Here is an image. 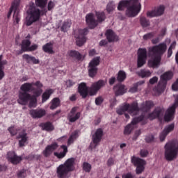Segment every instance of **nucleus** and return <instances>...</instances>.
I'll return each instance as SVG.
<instances>
[{"label": "nucleus", "mask_w": 178, "mask_h": 178, "mask_svg": "<svg viewBox=\"0 0 178 178\" xmlns=\"http://www.w3.org/2000/svg\"><path fill=\"white\" fill-rule=\"evenodd\" d=\"M47 0H35V4H34V3H30L29 8L27 10L28 15L26 18V26H31L33 23L38 22L41 15L46 13L47 9H45V7L47 6ZM35 5L42 10H40V9L35 7Z\"/></svg>", "instance_id": "obj_1"}, {"label": "nucleus", "mask_w": 178, "mask_h": 178, "mask_svg": "<svg viewBox=\"0 0 178 178\" xmlns=\"http://www.w3.org/2000/svg\"><path fill=\"white\" fill-rule=\"evenodd\" d=\"M20 90L19 99H17L18 104H20V105H27L29 101H30V108H35L37 106V98L34 97V95L31 96L30 94L27 93L31 91L34 94V82L22 84Z\"/></svg>", "instance_id": "obj_2"}, {"label": "nucleus", "mask_w": 178, "mask_h": 178, "mask_svg": "<svg viewBox=\"0 0 178 178\" xmlns=\"http://www.w3.org/2000/svg\"><path fill=\"white\" fill-rule=\"evenodd\" d=\"M127 8L126 16L136 17L141 10V3L139 0H122L118 6V10H124Z\"/></svg>", "instance_id": "obj_3"}, {"label": "nucleus", "mask_w": 178, "mask_h": 178, "mask_svg": "<svg viewBox=\"0 0 178 178\" xmlns=\"http://www.w3.org/2000/svg\"><path fill=\"white\" fill-rule=\"evenodd\" d=\"M74 158L68 159L64 164L60 165L57 168V175L59 178H69V172L74 170Z\"/></svg>", "instance_id": "obj_4"}, {"label": "nucleus", "mask_w": 178, "mask_h": 178, "mask_svg": "<svg viewBox=\"0 0 178 178\" xmlns=\"http://www.w3.org/2000/svg\"><path fill=\"white\" fill-rule=\"evenodd\" d=\"M165 158L168 161H172L177 158L178 140H172L167 143L164 147Z\"/></svg>", "instance_id": "obj_5"}, {"label": "nucleus", "mask_w": 178, "mask_h": 178, "mask_svg": "<svg viewBox=\"0 0 178 178\" xmlns=\"http://www.w3.org/2000/svg\"><path fill=\"white\" fill-rule=\"evenodd\" d=\"M96 16L97 20H95L94 17V14L90 13L88 14L86 17V23L88 24L90 29H94V27H97L98 23H102L106 19L105 13L104 12H96Z\"/></svg>", "instance_id": "obj_6"}, {"label": "nucleus", "mask_w": 178, "mask_h": 178, "mask_svg": "<svg viewBox=\"0 0 178 178\" xmlns=\"http://www.w3.org/2000/svg\"><path fill=\"white\" fill-rule=\"evenodd\" d=\"M172 78H173V72H172V71H167L161 76V81L156 87L157 96L161 95V94L165 92V89L168 85V81L172 79Z\"/></svg>", "instance_id": "obj_7"}, {"label": "nucleus", "mask_w": 178, "mask_h": 178, "mask_svg": "<svg viewBox=\"0 0 178 178\" xmlns=\"http://www.w3.org/2000/svg\"><path fill=\"white\" fill-rule=\"evenodd\" d=\"M116 112L118 115H123L124 113H126V112H128L131 116H136V115H138L140 108H138V104L134 102L132 104H124L120 106L117 108Z\"/></svg>", "instance_id": "obj_8"}, {"label": "nucleus", "mask_w": 178, "mask_h": 178, "mask_svg": "<svg viewBox=\"0 0 178 178\" xmlns=\"http://www.w3.org/2000/svg\"><path fill=\"white\" fill-rule=\"evenodd\" d=\"M19 3H20V0H14L10 8V10L8 13V17H10V15H12V12H14L13 20H14L15 24H17V23L20 22V15L19 14V11L17 10V9H19Z\"/></svg>", "instance_id": "obj_9"}, {"label": "nucleus", "mask_w": 178, "mask_h": 178, "mask_svg": "<svg viewBox=\"0 0 178 178\" xmlns=\"http://www.w3.org/2000/svg\"><path fill=\"white\" fill-rule=\"evenodd\" d=\"M131 163L136 167V172L137 175H141L143 172H144V169H145V161L136 157V156H133L131 157Z\"/></svg>", "instance_id": "obj_10"}, {"label": "nucleus", "mask_w": 178, "mask_h": 178, "mask_svg": "<svg viewBox=\"0 0 178 178\" xmlns=\"http://www.w3.org/2000/svg\"><path fill=\"white\" fill-rule=\"evenodd\" d=\"M149 60L148 61V66L149 67H156V44L151 46L148 48L147 54Z\"/></svg>", "instance_id": "obj_11"}, {"label": "nucleus", "mask_w": 178, "mask_h": 178, "mask_svg": "<svg viewBox=\"0 0 178 178\" xmlns=\"http://www.w3.org/2000/svg\"><path fill=\"white\" fill-rule=\"evenodd\" d=\"M88 33V29H79L75 34V38H76V44L78 47H81L82 45H84V43L86 42V35Z\"/></svg>", "instance_id": "obj_12"}, {"label": "nucleus", "mask_w": 178, "mask_h": 178, "mask_svg": "<svg viewBox=\"0 0 178 178\" xmlns=\"http://www.w3.org/2000/svg\"><path fill=\"white\" fill-rule=\"evenodd\" d=\"M101 58L99 56L94 58L90 63L88 68L89 76L90 77H94L97 74L98 70V65H99V60Z\"/></svg>", "instance_id": "obj_13"}, {"label": "nucleus", "mask_w": 178, "mask_h": 178, "mask_svg": "<svg viewBox=\"0 0 178 178\" xmlns=\"http://www.w3.org/2000/svg\"><path fill=\"white\" fill-rule=\"evenodd\" d=\"M102 134H104L102 129H98L95 131V134L92 137V143L90 145L91 151H94L95 148H97V145H98V143L101 141V138H102Z\"/></svg>", "instance_id": "obj_14"}, {"label": "nucleus", "mask_w": 178, "mask_h": 178, "mask_svg": "<svg viewBox=\"0 0 178 178\" xmlns=\"http://www.w3.org/2000/svg\"><path fill=\"white\" fill-rule=\"evenodd\" d=\"M168 46L166 43H160L156 46V67L161 65V60H162V56L166 52Z\"/></svg>", "instance_id": "obj_15"}, {"label": "nucleus", "mask_w": 178, "mask_h": 178, "mask_svg": "<svg viewBox=\"0 0 178 178\" xmlns=\"http://www.w3.org/2000/svg\"><path fill=\"white\" fill-rule=\"evenodd\" d=\"M143 119H144V116L143 115L137 118H134L131 122L125 127L124 130V134L125 136H129V134H131V131L134 130V127H136V124H137L138 122H141Z\"/></svg>", "instance_id": "obj_16"}, {"label": "nucleus", "mask_w": 178, "mask_h": 178, "mask_svg": "<svg viewBox=\"0 0 178 178\" xmlns=\"http://www.w3.org/2000/svg\"><path fill=\"white\" fill-rule=\"evenodd\" d=\"M147 62V49H139L138 51V67H141Z\"/></svg>", "instance_id": "obj_17"}, {"label": "nucleus", "mask_w": 178, "mask_h": 178, "mask_svg": "<svg viewBox=\"0 0 178 178\" xmlns=\"http://www.w3.org/2000/svg\"><path fill=\"white\" fill-rule=\"evenodd\" d=\"M105 84H106V82L103 80H99L97 82L94 83L90 88V95H95V94L98 92V91H99Z\"/></svg>", "instance_id": "obj_18"}, {"label": "nucleus", "mask_w": 178, "mask_h": 178, "mask_svg": "<svg viewBox=\"0 0 178 178\" xmlns=\"http://www.w3.org/2000/svg\"><path fill=\"white\" fill-rule=\"evenodd\" d=\"M17 140L19 141V147H24V145H26V143H27L29 140V136H27V133H26L24 129H20L17 136Z\"/></svg>", "instance_id": "obj_19"}, {"label": "nucleus", "mask_w": 178, "mask_h": 178, "mask_svg": "<svg viewBox=\"0 0 178 178\" xmlns=\"http://www.w3.org/2000/svg\"><path fill=\"white\" fill-rule=\"evenodd\" d=\"M80 116H81V113L80 112H77V107H74L68 114L67 120L71 123H74L76 120H79V119H80Z\"/></svg>", "instance_id": "obj_20"}, {"label": "nucleus", "mask_w": 178, "mask_h": 178, "mask_svg": "<svg viewBox=\"0 0 178 178\" xmlns=\"http://www.w3.org/2000/svg\"><path fill=\"white\" fill-rule=\"evenodd\" d=\"M176 115V109L169 107L165 113L164 121L167 123L170 122L175 120V115Z\"/></svg>", "instance_id": "obj_21"}, {"label": "nucleus", "mask_w": 178, "mask_h": 178, "mask_svg": "<svg viewBox=\"0 0 178 178\" xmlns=\"http://www.w3.org/2000/svg\"><path fill=\"white\" fill-rule=\"evenodd\" d=\"M58 147H59V145H58V143H54L51 145H47L42 152L44 156H45V158L51 156V155H52V154L54 153V151L58 149Z\"/></svg>", "instance_id": "obj_22"}, {"label": "nucleus", "mask_w": 178, "mask_h": 178, "mask_svg": "<svg viewBox=\"0 0 178 178\" xmlns=\"http://www.w3.org/2000/svg\"><path fill=\"white\" fill-rule=\"evenodd\" d=\"M29 113L33 119H41V118L45 116L47 111L43 108H37L31 110Z\"/></svg>", "instance_id": "obj_23"}, {"label": "nucleus", "mask_w": 178, "mask_h": 178, "mask_svg": "<svg viewBox=\"0 0 178 178\" xmlns=\"http://www.w3.org/2000/svg\"><path fill=\"white\" fill-rule=\"evenodd\" d=\"M7 158L13 165H17L22 161V157L17 156L14 152H9L7 154Z\"/></svg>", "instance_id": "obj_24"}, {"label": "nucleus", "mask_w": 178, "mask_h": 178, "mask_svg": "<svg viewBox=\"0 0 178 178\" xmlns=\"http://www.w3.org/2000/svg\"><path fill=\"white\" fill-rule=\"evenodd\" d=\"M78 91L80 95H81L82 98H86V97L88 95V88H87V85H86L85 83H81L79 84Z\"/></svg>", "instance_id": "obj_25"}, {"label": "nucleus", "mask_w": 178, "mask_h": 178, "mask_svg": "<svg viewBox=\"0 0 178 178\" xmlns=\"http://www.w3.org/2000/svg\"><path fill=\"white\" fill-rule=\"evenodd\" d=\"M106 37L108 41V42H113L115 41H118L119 38L114 33L113 31L108 29L106 32Z\"/></svg>", "instance_id": "obj_26"}, {"label": "nucleus", "mask_w": 178, "mask_h": 178, "mask_svg": "<svg viewBox=\"0 0 178 178\" xmlns=\"http://www.w3.org/2000/svg\"><path fill=\"white\" fill-rule=\"evenodd\" d=\"M33 86H35V87L38 88L37 89L33 88V97H35V98H37V97H40L41 94H42V90L41 89L42 88V84L41 83V82L38 81L34 83Z\"/></svg>", "instance_id": "obj_27"}, {"label": "nucleus", "mask_w": 178, "mask_h": 178, "mask_svg": "<svg viewBox=\"0 0 178 178\" xmlns=\"http://www.w3.org/2000/svg\"><path fill=\"white\" fill-rule=\"evenodd\" d=\"M114 90L115 91V95H123L126 92L125 86L122 84L115 86Z\"/></svg>", "instance_id": "obj_28"}, {"label": "nucleus", "mask_w": 178, "mask_h": 178, "mask_svg": "<svg viewBox=\"0 0 178 178\" xmlns=\"http://www.w3.org/2000/svg\"><path fill=\"white\" fill-rule=\"evenodd\" d=\"M53 93L54 90L52 89H49L44 91V92L42 95V103L44 104V102H47V101L49 99V97H51Z\"/></svg>", "instance_id": "obj_29"}, {"label": "nucleus", "mask_w": 178, "mask_h": 178, "mask_svg": "<svg viewBox=\"0 0 178 178\" xmlns=\"http://www.w3.org/2000/svg\"><path fill=\"white\" fill-rule=\"evenodd\" d=\"M61 148L63 149V152L58 153L54 152V156H56L58 159H62V158H65L66 156V154H67V147L66 145H62Z\"/></svg>", "instance_id": "obj_30"}, {"label": "nucleus", "mask_w": 178, "mask_h": 178, "mask_svg": "<svg viewBox=\"0 0 178 178\" xmlns=\"http://www.w3.org/2000/svg\"><path fill=\"white\" fill-rule=\"evenodd\" d=\"M144 83H145V81H140L134 84V86L129 89V92H131L132 94L137 92L138 91V88L140 87V86H143Z\"/></svg>", "instance_id": "obj_31"}, {"label": "nucleus", "mask_w": 178, "mask_h": 178, "mask_svg": "<svg viewBox=\"0 0 178 178\" xmlns=\"http://www.w3.org/2000/svg\"><path fill=\"white\" fill-rule=\"evenodd\" d=\"M6 60H2V55H0V80H2L5 76V72H3V66L6 65Z\"/></svg>", "instance_id": "obj_32"}, {"label": "nucleus", "mask_w": 178, "mask_h": 178, "mask_svg": "<svg viewBox=\"0 0 178 178\" xmlns=\"http://www.w3.org/2000/svg\"><path fill=\"white\" fill-rule=\"evenodd\" d=\"M31 44V42L29 40H23L22 43V51L24 52H28Z\"/></svg>", "instance_id": "obj_33"}, {"label": "nucleus", "mask_w": 178, "mask_h": 178, "mask_svg": "<svg viewBox=\"0 0 178 178\" xmlns=\"http://www.w3.org/2000/svg\"><path fill=\"white\" fill-rule=\"evenodd\" d=\"M60 106V99H59V98L56 97L54 99H52L51 101V105L50 106V109L54 110V109H56V108H58V106Z\"/></svg>", "instance_id": "obj_34"}, {"label": "nucleus", "mask_w": 178, "mask_h": 178, "mask_svg": "<svg viewBox=\"0 0 178 178\" xmlns=\"http://www.w3.org/2000/svg\"><path fill=\"white\" fill-rule=\"evenodd\" d=\"M79 133H80L79 131H74L70 136V137L68 139L67 144L68 145H70V144H73V142L77 137H79Z\"/></svg>", "instance_id": "obj_35"}, {"label": "nucleus", "mask_w": 178, "mask_h": 178, "mask_svg": "<svg viewBox=\"0 0 178 178\" xmlns=\"http://www.w3.org/2000/svg\"><path fill=\"white\" fill-rule=\"evenodd\" d=\"M71 26H72V21L70 19H67L63 23V26H61V31L66 33V31H67V29H70Z\"/></svg>", "instance_id": "obj_36"}, {"label": "nucleus", "mask_w": 178, "mask_h": 178, "mask_svg": "<svg viewBox=\"0 0 178 178\" xmlns=\"http://www.w3.org/2000/svg\"><path fill=\"white\" fill-rule=\"evenodd\" d=\"M166 9V7L165 5H160L156 8V16H162L163 14H165V10Z\"/></svg>", "instance_id": "obj_37"}, {"label": "nucleus", "mask_w": 178, "mask_h": 178, "mask_svg": "<svg viewBox=\"0 0 178 178\" xmlns=\"http://www.w3.org/2000/svg\"><path fill=\"white\" fill-rule=\"evenodd\" d=\"M42 49L44 52H47V54H54L52 44L51 43H47L46 44L43 45Z\"/></svg>", "instance_id": "obj_38"}, {"label": "nucleus", "mask_w": 178, "mask_h": 178, "mask_svg": "<svg viewBox=\"0 0 178 178\" xmlns=\"http://www.w3.org/2000/svg\"><path fill=\"white\" fill-rule=\"evenodd\" d=\"M154 106V103L152 102H147L143 104L142 111L147 112L148 110L151 109Z\"/></svg>", "instance_id": "obj_39"}, {"label": "nucleus", "mask_w": 178, "mask_h": 178, "mask_svg": "<svg viewBox=\"0 0 178 178\" xmlns=\"http://www.w3.org/2000/svg\"><path fill=\"white\" fill-rule=\"evenodd\" d=\"M42 129L47 131H52V130H54V125H52L51 122H46L44 124H42Z\"/></svg>", "instance_id": "obj_40"}, {"label": "nucleus", "mask_w": 178, "mask_h": 178, "mask_svg": "<svg viewBox=\"0 0 178 178\" xmlns=\"http://www.w3.org/2000/svg\"><path fill=\"white\" fill-rule=\"evenodd\" d=\"M138 76L144 79V77H149L151 76V72L148 70H141L138 72Z\"/></svg>", "instance_id": "obj_41"}, {"label": "nucleus", "mask_w": 178, "mask_h": 178, "mask_svg": "<svg viewBox=\"0 0 178 178\" xmlns=\"http://www.w3.org/2000/svg\"><path fill=\"white\" fill-rule=\"evenodd\" d=\"M68 56L71 58H75L76 59H81V54L76 51H70L68 52Z\"/></svg>", "instance_id": "obj_42"}, {"label": "nucleus", "mask_w": 178, "mask_h": 178, "mask_svg": "<svg viewBox=\"0 0 178 178\" xmlns=\"http://www.w3.org/2000/svg\"><path fill=\"white\" fill-rule=\"evenodd\" d=\"M126 77H127L126 72H124V71L118 72V77H117V80L118 81H120V82L124 81V80H126Z\"/></svg>", "instance_id": "obj_43"}, {"label": "nucleus", "mask_w": 178, "mask_h": 178, "mask_svg": "<svg viewBox=\"0 0 178 178\" xmlns=\"http://www.w3.org/2000/svg\"><path fill=\"white\" fill-rule=\"evenodd\" d=\"M20 130H22V129H19L16 127H10L8 128V131L11 136H16V134H19V133H20Z\"/></svg>", "instance_id": "obj_44"}, {"label": "nucleus", "mask_w": 178, "mask_h": 178, "mask_svg": "<svg viewBox=\"0 0 178 178\" xmlns=\"http://www.w3.org/2000/svg\"><path fill=\"white\" fill-rule=\"evenodd\" d=\"M140 22L141 26L143 28L148 27V26H149V21H148L147 18H145V17H141Z\"/></svg>", "instance_id": "obj_45"}, {"label": "nucleus", "mask_w": 178, "mask_h": 178, "mask_svg": "<svg viewBox=\"0 0 178 178\" xmlns=\"http://www.w3.org/2000/svg\"><path fill=\"white\" fill-rule=\"evenodd\" d=\"M173 130H175V123H172V124L167 126L166 127H165V129L163 131H164L165 133H166L168 135L169 133L173 131Z\"/></svg>", "instance_id": "obj_46"}, {"label": "nucleus", "mask_w": 178, "mask_h": 178, "mask_svg": "<svg viewBox=\"0 0 178 178\" xmlns=\"http://www.w3.org/2000/svg\"><path fill=\"white\" fill-rule=\"evenodd\" d=\"M166 35V27H163L162 29L161 30L160 34L159 35L156 42H159L161 39L163 38V36Z\"/></svg>", "instance_id": "obj_47"}, {"label": "nucleus", "mask_w": 178, "mask_h": 178, "mask_svg": "<svg viewBox=\"0 0 178 178\" xmlns=\"http://www.w3.org/2000/svg\"><path fill=\"white\" fill-rule=\"evenodd\" d=\"M176 47V42H173L172 44L170 46L168 50V58H170L172 54H173V49Z\"/></svg>", "instance_id": "obj_48"}, {"label": "nucleus", "mask_w": 178, "mask_h": 178, "mask_svg": "<svg viewBox=\"0 0 178 178\" xmlns=\"http://www.w3.org/2000/svg\"><path fill=\"white\" fill-rule=\"evenodd\" d=\"M115 9V4L113 2L111 1L107 4L106 10L108 13H111V12H113V10Z\"/></svg>", "instance_id": "obj_49"}, {"label": "nucleus", "mask_w": 178, "mask_h": 178, "mask_svg": "<svg viewBox=\"0 0 178 178\" xmlns=\"http://www.w3.org/2000/svg\"><path fill=\"white\" fill-rule=\"evenodd\" d=\"M154 36H155V33L151 32V33L144 35L143 40H145V41H147V40H151V38H154Z\"/></svg>", "instance_id": "obj_50"}, {"label": "nucleus", "mask_w": 178, "mask_h": 178, "mask_svg": "<svg viewBox=\"0 0 178 178\" xmlns=\"http://www.w3.org/2000/svg\"><path fill=\"white\" fill-rule=\"evenodd\" d=\"M23 59H24V60L26 62H27V63H31V60L33 59V56L29 55V54H24L22 56Z\"/></svg>", "instance_id": "obj_51"}, {"label": "nucleus", "mask_w": 178, "mask_h": 178, "mask_svg": "<svg viewBox=\"0 0 178 178\" xmlns=\"http://www.w3.org/2000/svg\"><path fill=\"white\" fill-rule=\"evenodd\" d=\"M83 169L85 172H90V170H91V165L88 163H83Z\"/></svg>", "instance_id": "obj_52"}, {"label": "nucleus", "mask_w": 178, "mask_h": 178, "mask_svg": "<svg viewBox=\"0 0 178 178\" xmlns=\"http://www.w3.org/2000/svg\"><path fill=\"white\" fill-rule=\"evenodd\" d=\"M155 16H156V10H150L147 13V17L152 18V17H155Z\"/></svg>", "instance_id": "obj_53"}, {"label": "nucleus", "mask_w": 178, "mask_h": 178, "mask_svg": "<svg viewBox=\"0 0 178 178\" xmlns=\"http://www.w3.org/2000/svg\"><path fill=\"white\" fill-rule=\"evenodd\" d=\"M163 112V108H156V118L161 122H162V120H161V118H159V115H161V113Z\"/></svg>", "instance_id": "obj_54"}, {"label": "nucleus", "mask_w": 178, "mask_h": 178, "mask_svg": "<svg viewBox=\"0 0 178 178\" xmlns=\"http://www.w3.org/2000/svg\"><path fill=\"white\" fill-rule=\"evenodd\" d=\"M145 140L146 141V143H152V141H154V136L153 135L147 136L145 138Z\"/></svg>", "instance_id": "obj_55"}, {"label": "nucleus", "mask_w": 178, "mask_h": 178, "mask_svg": "<svg viewBox=\"0 0 178 178\" xmlns=\"http://www.w3.org/2000/svg\"><path fill=\"white\" fill-rule=\"evenodd\" d=\"M166 136H168V134L163 131L162 133L160 134V140L161 142H163L166 138Z\"/></svg>", "instance_id": "obj_56"}, {"label": "nucleus", "mask_w": 178, "mask_h": 178, "mask_svg": "<svg viewBox=\"0 0 178 178\" xmlns=\"http://www.w3.org/2000/svg\"><path fill=\"white\" fill-rule=\"evenodd\" d=\"M140 156H142L143 158H145V156H147L148 155V150L143 149L140 150Z\"/></svg>", "instance_id": "obj_57"}, {"label": "nucleus", "mask_w": 178, "mask_h": 178, "mask_svg": "<svg viewBox=\"0 0 178 178\" xmlns=\"http://www.w3.org/2000/svg\"><path fill=\"white\" fill-rule=\"evenodd\" d=\"M116 105V98L113 97L110 99V108H113Z\"/></svg>", "instance_id": "obj_58"}, {"label": "nucleus", "mask_w": 178, "mask_h": 178, "mask_svg": "<svg viewBox=\"0 0 178 178\" xmlns=\"http://www.w3.org/2000/svg\"><path fill=\"white\" fill-rule=\"evenodd\" d=\"M156 111H154L153 113L149 115V119L150 120H154V119H156Z\"/></svg>", "instance_id": "obj_59"}, {"label": "nucleus", "mask_w": 178, "mask_h": 178, "mask_svg": "<svg viewBox=\"0 0 178 178\" xmlns=\"http://www.w3.org/2000/svg\"><path fill=\"white\" fill-rule=\"evenodd\" d=\"M102 102H104V99H102V97H99L96 98V99H95L96 105H101V104H102Z\"/></svg>", "instance_id": "obj_60"}, {"label": "nucleus", "mask_w": 178, "mask_h": 178, "mask_svg": "<svg viewBox=\"0 0 178 178\" xmlns=\"http://www.w3.org/2000/svg\"><path fill=\"white\" fill-rule=\"evenodd\" d=\"M172 89L174 91H178V79H177L176 82L172 84Z\"/></svg>", "instance_id": "obj_61"}, {"label": "nucleus", "mask_w": 178, "mask_h": 178, "mask_svg": "<svg viewBox=\"0 0 178 178\" xmlns=\"http://www.w3.org/2000/svg\"><path fill=\"white\" fill-rule=\"evenodd\" d=\"M38 48V45L37 44H32L31 47H29V49H28V52H30L31 51H35Z\"/></svg>", "instance_id": "obj_62"}, {"label": "nucleus", "mask_w": 178, "mask_h": 178, "mask_svg": "<svg viewBox=\"0 0 178 178\" xmlns=\"http://www.w3.org/2000/svg\"><path fill=\"white\" fill-rule=\"evenodd\" d=\"M54 6H55V3H54L52 1H49L48 3V6H47L48 10H51L54 9Z\"/></svg>", "instance_id": "obj_63"}, {"label": "nucleus", "mask_w": 178, "mask_h": 178, "mask_svg": "<svg viewBox=\"0 0 178 178\" xmlns=\"http://www.w3.org/2000/svg\"><path fill=\"white\" fill-rule=\"evenodd\" d=\"M31 63H33L34 65H38L40 63V60L35 58V57L33 56Z\"/></svg>", "instance_id": "obj_64"}]
</instances>
